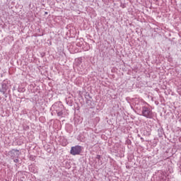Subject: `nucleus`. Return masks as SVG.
Segmentation results:
<instances>
[{
	"label": "nucleus",
	"mask_w": 181,
	"mask_h": 181,
	"mask_svg": "<svg viewBox=\"0 0 181 181\" xmlns=\"http://www.w3.org/2000/svg\"><path fill=\"white\" fill-rule=\"evenodd\" d=\"M141 115L145 117V118L152 119V118H153V112H152V109H151L149 107L142 106Z\"/></svg>",
	"instance_id": "nucleus-1"
},
{
	"label": "nucleus",
	"mask_w": 181,
	"mask_h": 181,
	"mask_svg": "<svg viewBox=\"0 0 181 181\" xmlns=\"http://www.w3.org/2000/svg\"><path fill=\"white\" fill-rule=\"evenodd\" d=\"M1 86L0 93H1V94H5L6 91L11 93V81H8V79L4 80L1 82Z\"/></svg>",
	"instance_id": "nucleus-2"
},
{
	"label": "nucleus",
	"mask_w": 181,
	"mask_h": 181,
	"mask_svg": "<svg viewBox=\"0 0 181 181\" xmlns=\"http://www.w3.org/2000/svg\"><path fill=\"white\" fill-rule=\"evenodd\" d=\"M156 181H170L163 171H158L154 177Z\"/></svg>",
	"instance_id": "nucleus-3"
},
{
	"label": "nucleus",
	"mask_w": 181,
	"mask_h": 181,
	"mask_svg": "<svg viewBox=\"0 0 181 181\" xmlns=\"http://www.w3.org/2000/svg\"><path fill=\"white\" fill-rule=\"evenodd\" d=\"M81 151H82L81 146H75L71 147L70 153L71 155L76 156V155H80V153H81Z\"/></svg>",
	"instance_id": "nucleus-4"
},
{
	"label": "nucleus",
	"mask_w": 181,
	"mask_h": 181,
	"mask_svg": "<svg viewBox=\"0 0 181 181\" xmlns=\"http://www.w3.org/2000/svg\"><path fill=\"white\" fill-rule=\"evenodd\" d=\"M51 110H54L56 112H59L60 111H64V106L62 104V103H55L52 105Z\"/></svg>",
	"instance_id": "nucleus-5"
},
{
	"label": "nucleus",
	"mask_w": 181,
	"mask_h": 181,
	"mask_svg": "<svg viewBox=\"0 0 181 181\" xmlns=\"http://www.w3.org/2000/svg\"><path fill=\"white\" fill-rule=\"evenodd\" d=\"M10 156L11 159H15V158H19V150L18 149H12L10 152Z\"/></svg>",
	"instance_id": "nucleus-6"
},
{
	"label": "nucleus",
	"mask_w": 181,
	"mask_h": 181,
	"mask_svg": "<svg viewBox=\"0 0 181 181\" xmlns=\"http://www.w3.org/2000/svg\"><path fill=\"white\" fill-rule=\"evenodd\" d=\"M158 136L162 137L163 136V129H158Z\"/></svg>",
	"instance_id": "nucleus-7"
},
{
	"label": "nucleus",
	"mask_w": 181,
	"mask_h": 181,
	"mask_svg": "<svg viewBox=\"0 0 181 181\" xmlns=\"http://www.w3.org/2000/svg\"><path fill=\"white\" fill-rule=\"evenodd\" d=\"M57 114L58 117H63V114H64L63 110L57 112Z\"/></svg>",
	"instance_id": "nucleus-8"
},
{
	"label": "nucleus",
	"mask_w": 181,
	"mask_h": 181,
	"mask_svg": "<svg viewBox=\"0 0 181 181\" xmlns=\"http://www.w3.org/2000/svg\"><path fill=\"white\" fill-rule=\"evenodd\" d=\"M18 92L19 93H25V89L23 88H18Z\"/></svg>",
	"instance_id": "nucleus-9"
},
{
	"label": "nucleus",
	"mask_w": 181,
	"mask_h": 181,
	"mask_svg": "<svg viewBox=\"0 0 181 181\" xmlns=\"http://www.w3.org/2000/svg\"><path fill=\"white\" fill-rule=\"evenodd\" d=\"M96 159H98V160H101V156L97 155L96 156Z\"/></svg>",
	"instance_id": "nucleus-10"
},
{
	"label": "nucleus",
	"mask_w": 181,
	"mask_h": 181,
	"mask_svg": "<svg viewBox=\"0 0 181 181\" xmlns=\"http://www.w3.org/2000/svg\"><path fill=\"white\" fill-rule=\"evenodd\" d=\"M177 91L178 94L180 95H181V88H177Z\"/></svg>",
	"instance_id": "nucleus-11"
},
{
	"label": "nucleus",
	"mask_w": 181,
	"mask_h": 181,
	"mask_svg": "<svg viewBox=\"0 0 181 181\" xmlns=\"http://www.w3.org/2000/svg\"><path fill=\"white\" fill-rule=\"evenodd\" d=\"M18 162H19V159L16 158V159L13 160L14 163H18Z\"/></svg>",
	"instance_id": "nucleus-12"
},
{
	"label": "nucleus",
	"mask_w": 181,
	"mask_h": 181,
	"mask_svg": "<svg viewBox=\"0 0 181 181\" xmlns=\"http://www.w3.org/2000/svg\"><path fill=\"white\" fill-rule=\"evenodd\" d=\"M127 142L128 145H131V144H132L131 140H127Z\"/></svg>",
	"instance_id": "nucleus-13"
},
{
	"label": "nucleus",
	"mask_w": 181,
	"mask_h": 181,
	"mask_svg": "<svg viewBox=\"0 0 181 181\" xmlns=\"http://www.w3.org/2000/svg\"><path fill=\"white\" fill-rule=\"evenodd\" d=\"M3 95H4V97H5L6 98H8V93H6V92L5 93V94H3Z\"/></svg>",
	"instance_id": "nucleus-14"
},
{
	"label": "nucleus",
	"mask_w": 181,
	"mask_h": 181,
	"mask_svg": "<svg viewBox=\"0 0 181 181\" xmlns=\"http://www.w3.org/2000/svg\"><path fill=\"white\" fill-rule=\"evenodd\" d=\"M88 97H89V98H91V96L88 93Z\"/></svg>",
	"instance_id": "nucleus-15"
},
{
	"label": "nucleus",
	"mask_w": 181,
	"mask_h": 181,
	"mask_svg": "<svg viewBox=\"0 0 181 181\" xmlns=\"http://www.w3.org/2000/svg\"><path fill=\"white\" fill-rule=\"evenodd\" d=\"M47 13H48L47 11H46V12H45V15H47Z\"/></svg>",
	"instance_id": "nucleus-16"
},
{
	"label": "nucleus",
	"mask_w": 181,
	"mask_h": 181,
	"mask_svg": "<svg viewBox=\"0 0 181 181\" xmlns=\"http://www.w3.org/2000/svg\"><path fill=\"white\" fill-rule=\"evenodd\" d=\"M88 101H90V100H88L86 101L87 104H88Z\"/></svg>",
	"instance_id": "nucleus-17"
},
{
	"label": "nucleus",
	"mask_w": 181,
	"mask_h": 181,
	"mask_svg": "<svg viewBox=\"0 0 181 181\" xmlns=\"http://www.w3.org/2000/svg\"><path fill=\"white\" fill-rule=\"evenodd\" d=\"M141 139H144L143 138H141Z\"/></svg>",
	"instance_id": "nucleus-18"
}]
</instances>
